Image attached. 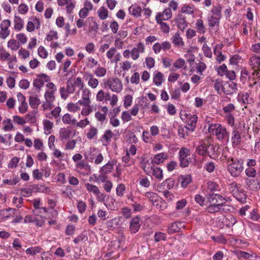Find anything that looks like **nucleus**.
Wrapping results in <instances>:
<instances>
[{
  "mask_svg": "<svg viewBox=\"0 0 260 260\" xmlns=\"http://www.w3.org/2000/svg\"><path fill=\"white\" fill-rule=\"evenodd\" d=\"M19 159L17 157H13L8 164V168L9 169L15 168L17 166Z\"/></svg>",
  "mask_w": 260,
  "mask_h": 260,
  "instance_id": "nucleus-63",
  "label": "nucleus"
},
{
  "mask_svg": "<svg viewBox=\"0 0 260 260\" xmlns=\"http://www.w3.org/2000/svg\"><path fill=\"white\" fill-rule=\"evenodd\" d=\"M245 174L249 177H254L256 174V171L252 167H248L245 170Z\"/></svg>",
  "mask_w": 260,
  "mask_h": 260,
  "instance_id": "nucleus-60",
  "label": "nucleus"
},
{
  "mask_svg": "<svg viewBox=\"0 0 260 260\" xmlns=\"http://www.w3.org/2000/svg\"><path fill=\"white\" fill-rule=\"evenodd\" d=\"M81 105L84 107L81 112V115L84 116L89 115L95 110V109H94L93 106L91 105V104H84Z\"/></svg>",
  "mask_w": 260,
  "mask_h": 260,
  "instance_id": "nucleus-29",
  "label": "nucleus"
},
{
  "mask_svg": "<svg viewBox=\"0 0 260 260\" xmlns=\"http://www.w3.org/2000/svg\"><path fill=\"white\" fill-rule=\"evenodd\" d=\"M85 186L86 187L87 190L89 192H92L95 195L96 193H99V190H99V188L96 186H95L94 185H93V184H90L89 183H85Z\"/></svg>",
  "mask_w": 260,
  "mask_h": 260,
  "instance_id": "nucleus-50",
  "label": "nucleus"
},
{
  "mask_svg": "<svg viewBox=\"0 0 260 260\" xmlns=\"http://www.w3.org/2000/svg\"><path fill=\"white\" fill-rule=\"evenodd\" d=\"M196 28L197 31L200 34H204L206 32V29L203 23V21L201 19H198L196 23Z\"/></svg>",
  "mask_w": 260,
  "mask_h": 260,
  "instance_id": "nucleus-35",
  "label": "nucleus"
},
{
  "mask_svg": "<svg viewBox=\"0 0 260 260\" xmlns=\"http://www.w3.org/2000/svg\"><path fill=\"white\" fill-rule=\"evenodd\" d=\"M207 188L211 191H218L220 190V186L217 183L210 181L207 183Z\"/></svg>",
  "mask_w": 260,
  "mask_h": 260,
  "instance_id": "nucleus-48",
  "label": "nucleus"
},
{
  "mask_svg": "<svg viewBox=\"0 0 260 260\" xmlns=\"http://www.w3.org/2000/svg\"><path fill=\"white\" fill-rule=\"evenodd\" d=\"M2 124L3 125V129L5 132L11 131L13 128V125L10 118L4 120L2 122Z\"/></svg>",
  "mask_w": 260,
  "mask_h": 260,
  "instance_id": "nucleus-34",
  "label": "nucleus"
},
{
  "mask_svg": "<svg viewBox=\"0 0 260 260\" xmlns=\"http://www.w3.org/2000/svg\"><path fill=\"white\" fill-rule=\"evenodd\" d=\"M109 101H110V104L111 106H115L117 103L118 97L116 94H112V95L111 96L109 92H106L105 94V99L104 101L107 103Z\"/></svg>",
  "mask_w": 260,
  "mask_h": 260,
  "instance_id": "nucleus-26",
  "label": "nucleus"
},
{
  "mask_svg": "<svg viewBox=\"0 0 260 260\" xmlns=\"http://www.w3.org/2000/svg\"><path fill=\"white\" fill-rule=\"evenodd\" d=\"M234 197L239 202L244 203L246 202V195L244 191L239 190L238 188L236 191H234Z\"/></svg>",
  "mask_w": 260,
  "mask_h": 260,
  "instance_id": "nucleus-22",
  "label": "nucleus"
},
{
  "mask_svg": "<svg viewBox=\"0 0 260 260\" xmlns=\"http://www.w3.org/2000/svg\"><path fill=\"white\" fill-rule=\"evenodd\" d=\"M98 133V129L93 126H91L86 134V137L88 139L91 140L97 135Z\"/></svg>",
  "mask_w": 260,
  "mask_h": 260,
  "instance_id": "nucleus-39",
  "label": "nucleus"
},
{
  "mask_svg": "<svg viewBox=\"0 0 260 260\" xmlns=\"http://www.w3.org/2000/svg\"><path fill=\"white\" fill-rule=\"evenodd\" d=\"M121 213L126 219L130 218L132 215V210L126 207L121 209Z\"/></svg>",
  "mask_w": 260,
  "mask_h": 260,
  "instance_id": "nucleus-53",
  "label": "nucleus"
},
{
  "mask_svg": "<svg viewBox=\"0 0 260 260\" xmlns=\"http://www.w3.org/2000/svg\"><path fill=\"white\" fill-rule=\"evenodd\" d=\"M231 141L233 147H237L241 142V137L239 132L234 129L232 133Z\"/></svg>",
  "mask_w": 260,
  "mask_h": 260,
  "instance_id": "nucleus-16",
  "label": "nucleus"
},
{
  "mask_svg": "<svg viewBox=\"0 0 260 260\" xmlns=\"http://www.w3.org/2000/svg\"><path fill=\"white\" fill-rule=\"evenodd\" d=\"M226 202H220L216 204H210L206 209L207 212L209 213H215L221 210H226L225 207L227 205Z\"/></svg>",
  "mask_w": 260,
  "mask_h": 260,
  "instance_id": "nucleus-9",
  "label": "nucleus"
},
{
  "mask_svg": "<svg viewBox=\"0 0 260 260\" xmlns=\"http://www.w3.org/2000/svg\"><path fill=\"white\" fill-rule=\"evenodd\" d=\"M20 180L18 176H13L12 178L10 179H6L3 180V183L5 184H8L9 185H15Z\"/></svg>",
  "mask_w": 260,
  "mask_h": 260,
  "instance_id": "nucleus-45",
  "label": "nucleus"
},
{
  "mask_svg": "<svg viewBox=\"0 0 260 260\" xmlns=\"http://www.w3.org/2000/svg\"><path fill=\"white\" fill-rule=\"evenodd\" d=\"M81 99L78 101L80 105L91 104L90 100L91 91L89 89L85 87L81 89Z\"/></svg>",
  "mask_w": 260,
  "mask_h": 260,
  "instance_id": "nucleus-7",
  "label": "nucleus"
},
{
  "mask_svg": "<svg viewBox=\"0 0 260 260\" xmlns=\"http://www.w3.org/2000/svg\"><path fill=\"white\" fill-rule=\"evenodd\" d=\"M179 165L181 168H186L189 166L191 162L192 159L190 156V150L186 147H182L179 151Z\"/></svg>",
  "mask_w": 260,
  "mask_h": 260,
  "instance_id": "nucleus-5",
  "label": "nucleus"
},
{
  "mask_svg": "<svg viewBox=\"0 0 260 260\" xmlns=\"http://www.w3.org/2000/svg\"><path fill=\"white\" fill-rule=\"evenodd\" d=\"M98 151L95 149H93L92 151L90 150L88 153L84 155L85 158L90 162H93L95 158L96 155L98 154Z\"/></svg>",
  "mask_w": 260,
  "mask_h": 260,
  "instance_id": "nucleus-38",
  "label": "nucleus"
},
{
  "mask_svg": "<svg viewBox=\"0 0 260 260\" xmlns=\"http://www.w3.org/2000/svg\"><path fill=\"white\" fill-rule=\"evenodd\" d=\"M28 11L27 6L24 4H21L18 7V11L21 14H25Z\"/></svg>",
  "mask_w": 260,
  "mask_h": 260,
  "instance_id": "nucleus-61",
  "label": "nucleus"
},
{
  "mask_svg": "<svg viewBox=\"0 0 260 260\" xmlns=\"http://www.w3.org/2000/svg\"><path fill=\"white\" fill-rule=\"evenodd\" d=\"M98 14L101 19L105 20L108 17V11L104 7H102L98 10Z\"/></svg>",
  "mask_w": 260,
  "mask_h": 260,
  "instance_id": "nucleus-43",
  "label": "nucleus"
},
{
  "mask_svg": "<svg viewBox=\"0 0 260 260\" xmlns=\"http://www.w3.org/2000/svg\"><path fill=\"white\" fill-rule=\"evenodd\" d=\"M207 202L210 204H216L220 202H226V199L219 194L209 193L207 195Z\"/></svg>",
  "mask_w": 260,
  "mask_h": 260,
  "instance_id": "nucleus-10",
  "label": "nucleus"
},
{
  "mask_svg": "<svg viewBox=\"0 0 260 260\" xmlns=\"http://www.w3.org/2000/svg\"><path fill=\"white\" fill-rule=\"evenodd\" d=\"M241 57L237 54L232 55L230 59V63L232 65L237 64L241 60Z\"/></svg>",
  "mask_w": 260,
  "mask_h": 260,
  "instance_id": "nucleus-62",
  "label": "nucleus"
},
{
  "mask_svg": "<svg viewBox=\"0 0 260 260\" xmlns=\"http://www.w3.org/2000/svg\"><path fill=\"white\" fill-rule=\"evenodd\" d=\"M235 109V105L232 104L230 103L227 106L224 107L223 108V111L224 113L228 114H231V112L233 111H234Z\"/></svg>",
  "mask_w": 260,
  "mask_h": 260,
  "instance_id": "nucleus-58",
  "label": "nucleus"
},
{
  "mask_svg": "<svg viewBox=\"0 0 260 260\" xmlns=\"http://www.w3.org/2000/svg\"><path fill=\"white\" fill-rule=\"evenodd\" d=\"M14 28L17 31H20L23 27V20L18 16H14Z\"/></svg>",
  "mask_w": 260,
  "mask_h": 260,
  "instance_id": "nucleus-32",
  "label": "nucleus"
},
{
  "mask_svg": "<svg viewBox=\"0 0 260 260\" xmlns=\"http://www.w3.org/2000/svg\"><path fill=\"white\" fill-rule=\"evenodd\" d=\"M155 242H158L161 240H166L167 238L166 235L161 232H157L155 233L154 236Z\"/></svg>",
  "mask_w": 260,
  "mask_h": 260,
  "instance_id": "nucleus-52",
  "label": "nucleus"
},
{
  "mask_svg": "<svg viewBox=\"0 0 260 260\" xmlns=\"http://www.w3.org/2000/svg\"><path fill=\"white\" fill-rule=\"evenodd\" d=\"M106 69L105 68L101 66L98 67L94 71V74L98 77H103L105 76L106 74Z\"/></svg>",
  "mask_w": 260,
  "mask_h": 260,
  "instance_id": "nucleus-46",
  "label": "nucleus"
},
{
  "mask_svg": "<svg viewBox=\"0 0 260 260\" xmlns=\"http://www.w3.org/2000/svg\"><path fill=\"white\" fill-rule=\"evenodd\" d=\"M113 168V164L109 162L105 165L100 170V171L104 174L111 172Z\"/></svg>",
  "mask_w": 260,
  "mask_h": 260,
  "instance_id": "nucleus-47",
  "label": "nucleus"
},
{
  "mask_svg": "<svg viewBox=\"0 0 260 260\" xmlns=\"http://www.w3.org/2000/svg\"><path fill=\"white\" fill-rule=\"evenodd\" d=\"M238 96L241 98V102L244 104H251L254 102L253 99L249 96L248 92L240 93Z\"/></svg>",
  "mask_w": 260,
  "mask_h": 260,
  "instance_id": "nucleus-27",
  "label": "nucleus"
},
{
  "mask_svg": "<svg viewBox=\"0 0 260 260\" xmlns=\"http://www.w3.org/2000/svg\"><path fill=\"white\" fill-rule=\"evenodd\" d=\"M8 47L11 50L16 51L20 47V44L14 39H11L8 42Z\"/></svg>",
  "mask_w": 260,
  "mask_h": 260,
  "instance_id": "nucleus-41",
  "label": "nucleus"
},
{
  "mask_svg": "<svg viewBox=\"0 0 260 260\" xmlns=\"http://www.w3.org/2000/svg\"><path fill=\"white\" fill-rule=\"evenodd\" d=\"M152 175L158 180H160L163 178L162 170L158 167H151Z\"/></svg>",
  "mask_w": 260,
  "mask_h": 260,
  "instance_id": "nucleus-30",
  "label": "nucleus"
},
{
  "mask_svg": "<svg viewBox=\"0 0 260 260\" xmlns=\"http://www.w3.org/2000/svg\"><path fill=\"white\" fill-rule=\"evenodd\" d=\"M171 41L175 47H182L184 45L182 39L178 33H176L172 37Z\"/></svg>",
  "mask_w": 260,
  "mask_h": 260,
  "instance_id": "nucleus-21",
  "label": "nucleus"
},
{
  "mask_svg": "<svg viewBox=\"0 0 260 260\" xmlns=\"http://www.w3.org/2000/svg\"><path fill=\"white\" fill-rule=\"evenodd\" d=\"M197 120L198 117L197 115H193L191 116L187 122L185 128L191 132L194 131L196 127Z\"/></svg>",
  "mask_w": 260,
  "mask_h": 260,
  "instance_id": "nucleus-17",
  "label": "nucleus"
},
{
  "mask_svg": "<svg viewBox=\"0 0 260 260\" xmlns=\"http://www.w3.org/2000/svg\"><path fill=\"white\" fill-rule=\"evenodd\" d=\"M46 214V218L48 219L56 218L58 215V211L53 208H47L43 207L41 208Z\"/></svg>",
  "mask_w": 260,
  "mask_h": 260,
  "instance_id": "nucleus-19",
  "label": "nucleus"
},
{
  "mask_svg": "<svg viewBox=\"0 0 260 260\" xmlns=\"http://www.w3.org/2000/svg\"><path fill=\"white\" fill-rule=\"evenodd\" d=\"M157 24H159L160 26V29L161 31L165 34H168L170 30V28L169 25L166 23L163 22L162 21H156Z\"/></svg>",
  "mask_w": 260,
  "mask_h": 260,
  "instance_id": "nucleus-51",
  "label": "nucleus"
},
{
  "mask_svg": "<svg viewBox=\"0 0 260 260\" xmlns=\"http://www.w3.org/2000/svg\"><path fill=\"white\" fill-rule=\"evenodd\" d=\"M10 24L11 21L10 20L5 19L2 21L0 25V38L1 39H5L10 35V30L8 28Z\"/></svg>",
  "mask_w": 260,
  "mask_h": 260,
  "instance_id": "nucleus-8",
  "label": "nucleus"
},
{
  "mask_svg": "<svg viewBox=\"0 0 260 260\" xmlns=\"http://www.w3.org/2000/svg\"><path fill=\"white\" fill-rule=\"evenodd\" d=\"M228 69L225 64H223L220 66L217 69V71L218 72V75L220 76H222L224 75H225L226 73L228 71Z\"/></svg>",
  "mask_w": 260,
  "mask_h": 260,
  "instance_id": "nucleus-64",
  "label": "nucleus"
},
{
  "mask_svg": "<svg viewBox=\"0 0 260 260\" xmlns=\"http://www.w3.org/2000/svg\"><path fill=\"white\" fill-rule=\"evenodd\" d=\"M172 13L171 9H165L162 13H158L155 16L156 21L167 20L171 18Z\"/></svg>",
  "mask_w": 260,
  "mask_h": 260,
  "instance_id": "nucleus-15",
  "label": "nucleus"
},
{
  "mask_svg": "<svg viewBox=\"0 0 260 260\" xmlns=\"http://www.w3.org/2000/svg\"><path fill=\"white\" fill-rule=\"evenodd\" d=\"M87 20H91L92 22V24H91L89 27V31H93L94 34H95L98 30L99 28V25L96 22V21L94 20V19L93 17H89Z\"/></svg>",
  "mask_w": 260,
  "mask_h": 260,
  "instance_id": "nucleus-54",
  "label": "nucleus"
},
{
  "mask_svg": "<svg viewBox=\"0 0 260 260\" xmlns=\"http://www.w3.org/2000/svg\"><path fill=\"white\" fill-rule=\"evenodd\" d=\"M10 54L8 52L6 51L3 48H0V59L2 60H8L11 61V58H10Z\"/></svg>",
  "mask_w": 260,
  "mask_h": 260,
  "instance_id": "nucleus-55",
  "label": "nucleus"
},
{
  "mask_svg": "<svg viewBox=\"0 0 260 260\" xmlns=\"http://www.w3.org/2000/svg\"><path fill=\"white\" fill-rule=\"evenodd\" d=\"M104 87L110 89L112 91L120 92L123 88L121 81L117 78H112L103 80Z\"/></svg>",
  "mask_w": 260,
  "mask_h": 260,
  "instance_id": "nucleus-4",
  "label": "nucleus"
},
{
  "mask_svg": "<svg viewBox=\"0 0 260 260\" xmlns=\"http://www.w3.org/2000/svg\"><path fill=\"white\" fill-rule=\"evenodd\" d=\"M42 249L39 246L31 247L26 249L25 252L27 254L35 255L41 252Z\"/></svg>",
  "mask_w": 260,
  "mask_h": 260,
  "instance_id": "nucleus-36",
  "label": "nucleus"
},
{
  "mask_svg": "<svg viewBox=\"0 0 260 260\" xmlns=\"http://www.w3.org/2000/svg\"><path fill=\"white\" fill-rule=\"evenodd\" d=\"M174 21L177 23L178 28L182 31L187 26L186 17L181 14H178Z\"/></svg>",
  "mask_w": 260,
  "mask_h": 260,
  "instance_id": "nucleus-12",
  "label": "nucleus"
},
{
  "mask_svg": "<svg viewBox=\"0 0 260 260\" xmlns=\"http://www.w3.org/2000/svg\"><path fill=\"white\" fill-rule=\"evenodd\" d=\"M40 104V99L36 96H29V104L30 106L34 109V110H36L38 109V107L39 105Z\"/></svg>",
  "mask_w": 260,
  "mask_h": 260,
  "instance_id": "nucleus-33",
  "label": "nucleus"
},
{
  "mask_svg": "<svg viewBox=\"0 0 260 260\" xmlns=\"http://www.w3.org/2000/svg\"><path fill=\"white\" fill-rule=\"evenodd\" d=\"M114 134L113 132L110 129H107L105 132L102 138L104 139L107 144H109Z\"/></svg>",
  "mask_w": 260,
  "mask_h": 260,
  "instance_id": "nucleus-44",
  "label": "nucleus"
},
{
  "mask_svg": "<svg viewBox=\"0 0 260 260\" xmlns=\"http://www.w3.org/2000/svg\"><path fill=\"white\" fill-rule=\"evenodd\" d=\"M168 158V155L166 152H161L155 155L152 160V162L154 164L159 165L163 162Z\"/></svg>",
  "mask_w": 260,
  "mask_h": 260,
  "instance_id": "nucleus-18",
  "label": "nucleus"
},
{
  "mask_svg": "<svg viewBox=\"0 0 260 260\" xmlns=\"http://www.w3.org/2000/svg\"><path fill=\"white\" fill-rule=\"evenodd\" d=\"M62 121L65 124L75 125L77 120L69 113L65 114L62 118Z\"/></svg>",
  "mask_w": 260,
  "mask_h": 260,
  "instance_id": "nucleus-23",
  "label": "nucleus"
},
{
  "mask_svg": "<svg viewBox=\"0 0 260 260\" xmlns=\"http://www.w3.org/2000/svg\"><path fill=\"white\" fill-rule=\"evenodd\" d=\"M191 180V177L190 175H181L180 177L181 184L183 187H187Z\"/></svg>",
  "mask_w": 260,
  "mask_h": 260,
  "instance_id": "nucleus-31",
  "label": "nucleus"
},
{
  "mask_svg": "<svg viewBox=\"0 0 260 260\" xmlns=\"http://www.w3.org/2000/svg\"><path fill=\"white\" fill-rule=\"evenodd\" d=\"M202 50L204 55L208 58H212V53L211 48L206 43H205L202 47Z\"/></svg>",
  "mask_w": 260,
  "mask_h": 260,
  "instance_id": "nucleus-49",
  "label": "nucleus"
},
{
  "mask_svg": "<svg viewBox=\"0 0 260 260\" xmlns=\"http://www.w3.org/2000/svg\"><path fill=\"white\" fill-rule=\"evenodd\" d=\"M55 92L46 91L44 94V97L46 103L48 105H51L52 103L55 100V96L54 95Z\"/></svg>",
  "mask_w": 260,
  "mask_h": 260,
  "instance_id": "nucleus-37",
  "label": "nucleus"
},
{
  "mask_svg": "<svg viewBox=\"0 0 260 260\" xmlns=\"http://www.w3.org/2000/svg\"><path fill=\"white\" fill-rule=\"evenodd\" d=\"M72 134V130L69 128H61L59 131V139L61 141L69 139Z\"/></svg>",
  "mask_w": 260,
  "mask_h": 260,
  "instance_id": "nucleus-14",
  "label": "nucleus"
},
{
  "mask_svg": "<svg viewBox=\"0 0 260 260\" xmlns=\"http://www.w3.org/2000/svg\"><path fill=\"white\" fill-rule=\"evenodd\" d=\"M199 145L197 146L196 152L202 156H209L210 158H215L217 157V150L218 147L212 143L210 137H206L199 142Z\"/></svg>",
  "mask_w": 260,
  "mask_h": 260,
  "instance_id": "nucleus-1",
  "label": "nucleus"
},
{
  "mask_svg": "<svg viewBox=\"0 0 260 260\" xmlns=\"http://www.w3.org/2000/svg\"><path fill=\"white\" fill-rule=\"evenodd\" d=\"M228 162H229L228 171L231 176L234 177L240 176L244 169L243 161L230 157L228 159Z\"/></svg>",
  "mask_w": 260,
  "mask_h": 260,
  "instance_id": "nucleus-2",
  "label": "nucleus"
},
{
  "mask_svg": "<svg viewBox=\"0 0 260 260\" xmlns=\"http://www.w3.org/2000/svg\"><path fill=\"white\" fill-rule=\"evenodd\" d=\"M79 103H70L67 104V110L71 112H76L80 110V107L78 105Z\"/></svg>",
  "mask_w": 260,
  "mask_h": 260,
  "instance_id": "nucleus-42",
  "label": "nucleus"
},
{
  "mask_svg": "<svg viewBox=\"0 0 260 260\" xmlns=\"http://www.w3.org/2000/svg\"><path fill=\"white\" fill-rule=\"evenodd\" d=\"M144 46L142 43L137 44V47H134L131 51V56L134 60H136L140 56V53L144 51Z\"/></svg>",
  "mask_w": 260,
  "mask_h": 260,
  "instance_id": "nucleus-13",
  "label": "nucleus"
},
{
  "mask_svg": "<svg viewBox=\"0 0 260 260\" xmlns=\"http://www.w3.org/2000/svg\"><path fill=\"white\" fill-rule=\"evenodd\" d=\"M237 84L232 81L225 82L222 86V91L227 95L232 94L237 89Z\"/></svg>",
  "mask_w": 260,
  "mask_h": 260,
  "instance_id": "nucleus-11",
  "label": "nucleus"
},
{
  "mask_svg": "<svg viewBox=\"0 0 260 260\" xmlns=\"http://www.w3.org/2000/svg\"><path fill=\"white\" fill-rule=\"evenodd\" d=\"M164 76L163 74L157 71H155L153 73V81L154 83L156 86H159L161 84L163 80H164Z\"/></svg>",
  "mask_w": 260,
  "mask_h": 260,
  "instance_id": "nucleus-24",
  "label": "nucleus"
},
{
  "mask_svg": "<svg viewBox=\"0 0 260 260\" xmlns=\"http://www.w3.org/2000/svg\"><path fill=\"white\" fill-rule=\"evenodd\" d=\"M182 226V223L179 222H175L169 226L168 232L169 234H172L180 231Z\"/></svg>",
  "mask_w": 260,
  "mask_h": 260,
  "instance_id": "nucleus-25",
  "label": "nucleus"
},
{
  "mask_svg": "<svg viewBox=\"0 0 260 260\" xmlns=\"http://www.w3.org/2000/svg\"><path fill=\"white\" fill-rule=\"evenodd\" d=\"M125 190V185L122 184H119L116 188V194L118 196L122 197L123 196L124 191Z\"/></svg>",
  "mask_w": 260,
  "mask_h": 260,
  "instance_id": "nucleus-59",
  "label": "nucleus"
},
{
  "mask_svg": "<svg viewBox=\"0 0 260 260\" xmlns=\"http://www.w3.org/2000/svg\"><path fill=\"white\" fill-rule=\"evenodd\" d=\"M141 218L139 216L133 217L129 221V230L132 234L137 233L141 227Z\"/></svg>",
  "mask_w": 260,
  "mask_h": 260,
  "instance_id": "nucleus-6",
  "label": "nucleus"
},
{
  "mask_svg": "<svg viewBox=\"0 0 260 260\" xmlns=\"http://www.w3.org/2000/svg\"><path fill=\"white\" fill-rule=\"evenodd\" d=\"M139 184L141 186L148 187L150 186V181L145 176H142L139 178Z\"/></svg>",
  "mask_w": 260,
  "mask_h": 260,
  "instance_id": "nucleus-56",
  "label": "nucleus"
},
{
  "mask_svg": "<svg viewBox=\"0 0 260 260\" xmlns=\"http://www.w3.org/2000/svg\"><path fill=\"white\" fill-rule=\"evenodd\" d=\"M37 113L36 110H33L25 116L26 122H29L31 124H34L37 122L36 115Z\"/></svg>",
  "mask_w": 260,
  "mask_h": 260,
  "instance_id": "nucleus-28",
  "label": "nucleus"
},
{
  "mask_svg": "<svg viewBox=\"0 0 260 260\" xmlns=\"http://www.w3.org/2000/svg\"><path fill=\"white\" fill-rule=\"evenodd\" d=\"M220 18L214 16H211L208 18V25L210 27H213L215 26H218Z\"/></svg>",
  "mask_w": 260,
  "mask_h": 260,
  "instance_id": "nucleus-40",
  "label": "nucleus"
},
{
  "mask_svg": "<svg viewBox=\"0 0 260 260\" xmlns=\"http://www.w3.org/2000/svg\"><path fill=\"white\" fill-rule=\"evenodd\" d=\"M208 131L210 133L215 135L218 140L222 141L224 139H229V135L226 129L218 123L209 124Z\"/></svg>",
  "mask_w": 260,
  "mask_h": 260,
  "instance_id": "nucleus-3",
  "label": "nucleus"
},
{
  "mask_svg": "<svg viewBox=\"0 0 260 260\" xmlns=\"http://www.w3.org/2000/svg\"><path fill=\"white\" fill-rule=\"evenodd\" d=\"M128 12L134 17L138 18L141 15L142 8L136 4L132 5L128 8Z\"/></svg>",
  "mask_w": 260,
  "mask_h": 260,
  "instance_id": "nucleus-20",
  "label": "nucleus"
},
{
  "mask_svg": "<svg viewBox=\"0 0 260 260\" xmlns=\"http://www.w3.org/2000/svg\"><path fill=\"white\" fill-rule=\"evenodd\" d=\"M186 130H187V129L185 128V126L184 127L179 126L178 129V133L181 138L186 139V137L188 135Z\"/></svg>",
  "mask_w": 260,
  "mask_h": 260,
  "instance_id": "nucleus-57",
  "label": "nucleus"
}]
</instances>
